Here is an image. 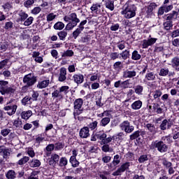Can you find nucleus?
<instances>
[{
    "instance_id": "52",
    "label": "nucleus",
    "mask_w": 179,
    "mask_h": 179,
    "mask_svg": "<svg viewBox=\"0 0 179 179\" xmlns=\"http://www.w3.org/2000/svg\"><path fill=\"white\" fill-rule=\"evenodd\" d=\"M167 124H169V120H167V119H164L159 125L161 131H166V129H167Z\"/></svg>"
},
{
    "instance_id": "12",
    "label": "nucleus",
    "mask_w": 179,
    "mask_h": 179,
    "mask_svg": "<svg viewBox=\"0 0 179 179\" xmlns=\"http://www.w3.org/2000/svg\"><path fill=\"white\" fill-rule=\"evenodd\" d=\"M173 8V4H171L169 6L162 5L158 9L157 16H163V15H164V12L167 13L170 12V10H172Z\"/></svg>"
},
{
    "instance_id": "56",
    "label": "nucleus",
    "mask_w": 179,
    "mask_h": 179,
    "mask_svg": "<svg viewBox=\"0 0 179 179\" xmlns=\"http://www.w3.org/2000/svg\"><path fill=\"white\" fill-rule=\"evenodd\" d=\"M29 101H31V97H29V96H24L21 100V103H22V106H27V104H29Z\"/></svg>"
},
{
    "instance_id": "35",
    "label": "nucleus",
    "mask_w": 179,
    "mask_h": 179,
    "mask_svg": "<svg viewBox=\"0 0 179 179\" xmlns=\"http://www.w3.org/2000/svg\"><path fill=\"white\" fill-rule=\"evenodd\" d=\"M105 6L109 10H114V1L113 0H106L105 1Z\"/></svg>"
},
{
    "instance_id": "42",
    "label": "nucleus",
    "mask_w": 179,
    "mask_h": 179,
    "mask_svg": "<svg viewBox=\"0 0 179 179\" xmlns=\"http://www.w3.org/2000/svg\"><path fill=\"white\" fill-rule=\"evenodd\" d=\"M110 121H111V119L110 117H103L101 119V120L99 122L100 127H107L108 124H110Z\"/></svg>"
},
{
    "instance_id": "18",
    "label": "nucleus",
    "mask_w": 179,
    "mask_h": 179,
    "mask_svg": "<svg viewBox=\"0 0 179 179\" xmlns=\"http://www.w3.org/2000/svg\"><path fill=\"white\" fill-rule=\"evenodd\" d=\"M73 79L74 80V83H77L78 85H81V83H83V82H85V76H83V75L80 73L74 74L73 76Z\"/></svg>"
},
{
    "instance_id": "41",
    "label": "nucleus",
    "mask_w": 179,
    "mask_h": 179,
    "mask_svg": "<svg viewBox=\"0 0 179 179\" xmlns=\"http://www.w3.org/2000/svg\"><path fill=\"white\" fill-rule=\"evenodd\" d=\"M33 115V112L31 110H27V112H22L21 113V118L22 120H27L28 118H30Z\"/></svg>"
},
{
    "instance_id": "53",
    "label": "nucleus",
    "mask_w": 179,
    "mask_h": 179,
    "mask_svg": "<svg viewBox=\"0 0 179 179\" xmlns=\"http://www.w3.org/2000/svg\"><path fill=\"white\" fill-rule=\"evenodd\" d=\"M145 79H147V80H155V79H156V76H155V73L149 72L146 73Z\"/></svg>"
},
{
    "instance_id": "17",
    "label": "nucleus",
    "mask_w": 179,
    "mask_h": 179,
    "mask_svg": "<svg viewBox=\"0 0 179 179\" xmlns=\"http://www.w3.org/2000/svg\"><path fill=\"white\" fill-rule=\"evenodd\" d=\"M58 80L59 82H65L66 80V68L62 67L60 69Z\"/></svg>"
},
{
    "instance_id": "27",
    "label": "nucleus",
    "mask_w": 179,
    "mask_h": 179,
    "mask_svg": "<svg viewBox=\"0 0 179 179\" xmlns=\"http://www.w3.org/2000/svg\"><path fill=\"white\" fill-rule=\"evenodd\" d=\"M70 22L76 25H78V23H80V20L78 18V15H76V13H71L70 14Z\"/></svg>"
},
{
    "instance_id": "33",
    "label": "nucleus",
    "mask_w": 179,
    "mask_h": 179,
    "mask_svg": "<svg viewBox=\"0 0 179 179\" xmlns=\"http://www.w3.org/2000/svg\"><path fill=\"white\" fill-rule=\"evenodd\" d=\"M146 128L152 135H156V134H157V131L156 130V127H155V124H152V123H148L146 124Z\"/></svg>"
},
{
    "instance_id": "26",
    "label": "nucleus",
    "mask_w": 179,
    "mask_h": 179,
    "mask_svg": "<svg viewBox=\"0 0 179 179\" xmlns=\"http://www.w3.org/2000/svg\"><path fill=\"white\" fill-rule=\"evenodd\" d=\"M57 36L61 41H65V40H66V37L68 36V31L63 29L57 32Z\"/></svg>"
},
{
    "instance_id": "47",
    "label": "nucleus",
    "mask_w": 179,
    "mask_h": 179,
    "mask_svg": "<svg viewBox=\"0 0 179 179\" xmlns=\"http://www.w3.org/2000/svg\"><path fill=\"white\" fill-rule=\"evenodd\" d=\"M170 73L169 68L165 67L160 69L159 72V76H167L169 73Z\"/></svg>"
},
{
    "instance_id": "45",
    "label": "nucleus",
    "mask_w": 179,
    "mask_h": 179,
    "mask_svg": "<svg viewBox=\"0 0 179 179\" xmlns=\"http://www.w3.org/2000/svg\"><path fill=\"white\" fill-rule=\"evenodd\" d=\"M162 165L166 169H170V167L173 166V163L167 160L166 158H163L162 159Z\"/></svg>"
},
{
    "instance_id": "49",
    "label": "nucleus",
    "mask_w": 179,
    "mask_h": 179,
    "mask_svg": "<svg viewBox=\"0 0 179 179\" xmlns=\"http://www.w3.org/2000/svg\"><path fill=\"white\" fill-rule=\"evenodd\" d=\"M76 156H78V150H72V156L70 157L69 163L72 164L73 162L76 160Z\"/></svg>"
},
{
    "instance_id": "7",
    "label": "nucleus",
    "mask_w": 179,
    "mask_h": 179,
    "mask_svg": "<svg viewBox=\"0 0 179 179\" xmlns=\"http://www.w3.org/2000/svg\"><path fill=\"white\" fill-rule=\"evenodd\" d=\"M129 167H131V163L129 162H126L123 163L115 172L112 173V176H121L122 173H125L127 170H129Z\"/></svg>"
},
{
    "instance_id": "63",
    "label": "nucleus",
    "mask_w": 179,
    "mask_h": 179,
    "mask_svg": "<svg viewBox=\"0 0 179 179\" xmlns=\"http://www.w3.org/2000/svg\"><path fill=\"white\" fill-rule=\"evenodd\" d=\"M10 129H3L1 130V135H2V136H8V135H9V134H10Z\"/></svg>"
},
{
    "instance_id": "16",
    "label": "nucleus",
    "mask_w": 179,
    "mask_h": 179,
    "mask_svg": "<svg viewBox=\"0 0 179 179\" xmlns=\"http://www.w3.org/2000/svg\"><path fill=\"white\" fill-rule=\"evenodd\" d=\"M122 76L124 79L135 78V76H136V71L135 70L131 71L129 69H127L123 72Z\"/></svg>"
},
{
    "instance_id": "5",
    "label": "nucleus",
    "mask_w": 179,
    "mask_h": 179,
    "mask_svg": "<svg viewBox=\"0 0 179 179\" xmlns=\"http://www.w3.org/2000/svg\"><path fill=\"white\" fill-rule=\"evenodd\" d=\"M22 82L27 85V87L29 86L31 87V86L37 83V76L33 73H29L23 77Z\"/></svg>"
},
{
    "instance_id": "19",
    "label": "nucleus",
    "mask_w": 179,
    "mask_h": 179,
    "mask_svg": "<svg viewBox=\"0 0 179 179\" xmlns=\"http://www.w3.org/2000/svg\"><path fill=\"white\" fill-rule=\"evenodd\" d=\"M97 139L101 141V145H103L106 138H107V134L104 130H100L99 131H96Z\"/></svg>"
},
{
    "instance_id": "13",
    "label": "nucleus",
    "mask_w": 179,
    "mask_h": 179,
    "mask_svg": "<svg viewBox=\"0 0 179 179\" xmlns=\"http://www.w3.org/2000/svg\"><path fill=\"white\" fill-rule=\"evenodd\" d=\"M60 157L58 154L54 153L51 155L50 159L48 160V164L51 167H55L59 163Z\"/></svg>"
},
{
    "instance_id": "20",
    "label": "nucleus",
    "mask_w": 179,
    "mask_h": 179,
    "mask_svg": "<svg viewBox=\"0 0 179 179\" xmlns=\"http://www.w3.org/2000/svg\"><path fill=\"white\" fill-rule=\"evenodd\" d=\"M55 150V145L52 143V144L48 145L45 147V148H44L43 150L47 157H50V156H51V153Z\"/></svg>"
},
{
    "instance_id": "23",
    "label": "nucleus",
    "mask_w": 179,
    "mask_h": 179,
    "mask_svg": "<svg viewBox=\"0 0 179 179\" xmlns=\"http://www.w3.org/2000/svg\"><path fill=\"white\" fill-rule=\"evenodd\" d=\"M142 106H143V102L141 100H137L131 103V108L132 110H141Z\"/></svg>"
},
{
    "instance_id": "58",
    "label": "nucleus",
    "mask_w": 179,
    "mask_h": 179,
    "mask_svg": "<svg viewBox=\"0 0 179 179\" xmlns=\"http://www.w3.org/2000/svg\"><path fill=\"white\" fill-rule=\"evenodd\" d=\"M110 59H113V61L118 59V58H121L120 53L117 52H111L110 54Z\"/></svg>"
},
{
    "instance_id": "50",
    "label": "nucleus",
    "mask_w": 179,
    "mask_h": 179,
    "mask_svg": "<svg viewBox=\"0 0 179 179\" xmlns=\"http://www.w3.org/2000/svg\"><path fill=\"white\" fill-rule=\"evenodd\" d=\"M164 28L165 30L169 31L171 30L173 27V21H166L164 22Z\"/></svg>"
},
{
    "instance_id": "48",
    "label": "nucleus",
    "mask_w": 179,
    "mask_h": 179,
    "mask_svg": "<svg viewBox=\"0 0 179 179\" xmlns=\"http://www.w3.org/2000/svg\"><path fill=\"white\" fill-rule=\"evenodd\" d=\"M55 150H62L65 148V143L58 142L54 144Z\"/></svg>"
},
{
    "instance_id": "64",
    "label": "nucleus",
    "mask_w": 179,
    "mask_h": 179,
    "mask_svg": "<svg viewBox=\"0 0 179 179\" xmlns=\"http://www.w3.org/2000/svg\"><path fill=\"white\" fill-rule=\"evenodd\" d=\"M171 37L172 38H176V37H179V29L173 30L171 34Z\"/></svg>"
},
{
    "instance_id": "31",
    "label": "nucleus",
    "mask_w": 179,
    "mask_h": 179,
    "mask_svg": "<svg viewBox=\"0 0 179 179\" xmlns=\"http://www.w3.org/2000/svg\"><path fill=\"white\" fill-rule=\"evenodd\" d=\"M57 164L59 167H66V166H68V158H66V157H62L60 159H59Z\"/></svg>"
},
{
    "instance_id": "29",
    "label": "nucleus",
    "mask_w": 179,
    "mask_h": 179,
    "mask_svg": "<svg viewBox=\"0 0 179 179\" xmlns=\"http://www.w3.org/2000/svg\"><path fill=\"white\" fill-rule=\"evenodd\" d=\"M48 85H50V80H44L38 83L36 87H38V89H45Z\"/></svg>"
},
{
    "instance_id": "28",
    "label": "nucleus",
    "mask_w": 179,
    "mask_h": 179,
    "mask_svg": "<svg viewBox=\"0 0 179 179\" xmlns=\"http://www.w3.org/2000/svg\"><path fill=\"white\" fill-rule=\"evenodd\" d=\"M43 142H45V137H44V133H41L36 136L35 143L40 145V143H43Z\"/></svg>"
},
{
    "instance_id": "43",
    "label": "nucleus",
    "mask_w": 179,
    "mask_h": 179,
    "mask_svg": "<svg viewBox=\"0 0 179 179\" xmlns=\"http://www.w3.org/2000/svg\"><path fill=\"white\" fill-rule=\"evenodd\" d=\"M141 136V131L137 130L134 132H133L130 136H129V139L130 141H135V139H138Z\"/></svg>"
},
{
    "instance_id": "9",
    "label": "nucleus",
    "mask_w": 179,
    "mask_h": 179,
    "mask_svg": "<svg viewBox=\"0 0 179 179\" xmlns=\"http://www.w3.org/2000/svg\"><path fill=\"white\" fill-rule=\"evenodd\" d=\"M120 129L122 131H124L126 134H132L134 132V130L135 129V127L131 126V123L128 120H124L120 124Z\"/></svg>"
},
{
    "instance_id": "1",
    "label": "nucleus",
    "mask_w": 179,
    "mask_h": 179,
    "mask_svg": "<svg viewBox=\"0 0 179 179\" xmlns=\"http://www.w3.org/2000/svg\"><path fill=\"white\" fill-rule=\"evenodd\" d=\"M170 145L171 143H173V138H171V136H164L162 137L161 141H155L152 142V145L154 146L155 149L159 153H166L167 150H169V146L167 145Z\"/></svg>"
},
{
    "instance_id": "8",
    "label": "nucleus",
    "mask_w": 179,
    "mask_h": 179,
    "mask_svg": "<svg viewBox=\"0 0 179 179\" xmlns=\"http://www.w3.org/2000/svg\"><path fill=\"white\" fill-rule=\"evenodd\" d=\"M121 159H122V157H121V155L117 154L113 157V160L107 164L108 169L110 170H116L117 167H118V164H120V163H121Z\"/></svg>"
},
{
    "instance_id": "6",
    "label": "nucleus",
    "mask_w": 179,
    "mask_h": 179,
    "mask_svg": "<svg viewBox=\"0 0 179 179\" xmlns=\"http://www.w3.org/2000/svg\"><path fill=\"white\" fill-rule=\"evenodd\" d=\"M13 101H15V99H11L8 102L6 103V106L3 108L4 111H7L6 114L10 116L15 115L16 113V110H17V105L12 104Z\"/></svg>"
},
{
    "instance_id": "25",
    "label": "nucleus",
    "mask_w": 179,
    "mask_h": 179,
    "mask_svg": "<svg viewBox=\"0 0 179 179\" xmlns=\"http://www.w3.org/2000/svg\"><path fill=\"white\" fill-rule=\"evenodd\" d=\"M101 8V5L100 3H96L92 4V6L90 8V10L92 12H94L96 13V15H100L101 13V10H100Z\"/></svg>"
},
{
    "instance_id": "14",
    "label": "nucleus",
    "mask_w": 179,
    "mask_h": 179,
    "mask_svg": "<svg viewBox=\"0 0 179 179\" xmlns=\"http://www.w3.org/2000/svg\"><path fill=\"white\" fill-rule=\"evenodd\" d=\"M90 130L89 129V127H87V126L81 128L80 129L79 132V136L81 138V139H86L90 136Z\"/></svg>"
},
{
    "instance_id": "44",
    "label": "nucleus",
    "mask_w": 179,
    "mask_h": 179,
    "mask_svg": "<svg viewBox=\"0 0 179 179\" xmlns=\"http://www.w3.org/2000/svg\"><path fill=\"white\" fill-rule=\"evenodd\" d=\"M6 177L8 179H15L16 178V172L13 170H9L6 174Z\"/></svg>"
},
{
    "instance_id": "46",
    "label": "nucleus",
    "mask_w": 179,
    "mask_h": 179,
    "mask_svg": "<svg viewBox=\"0 0 179 179\" xmlns=\"http://www.w3.org/2000/svg\"><path fill=\"white\" fill-rule=\"evenodd\" d=\"M74 52L72 50H67L62 53V58H66V57H73Z\"/></svg>"
},
{
    "instance_id": "62",
    "label": "nucleus",
    "mask_w": 179,
    "mask_h": 179,
    "mask_svg": "<svg viewBox=\"0 0 179 179\" xmlns=\"http://www.w3.org/2000/svg\"><path fill=\"white\" fill-rule=\"evenodd\" d=\"M8 42H3L0 43V50L1 51H3V52H5V51H6V50H8Z\"/></svg>"
},
{
    "instance_id": "36",
    "label": "nucleus",
    "mask_w": 179,
    "mask_h": 179,
    "mask_svg": "<svg viewBox=\"0 0 179 179\" xmlns=\"http://www.w3.org/2000/svg\"><path fill=\"white\" fill-rule=\"evenodd\" d=\"M29 160H30V157L27 156H24L22 158L17 162V166H24V164H26V163H27Z\"/></svg>"
},
{
    "instance_id": "51",
    "label": "nucleus",
    "mask_w": 179,
    "mask_h": 179,
    "mask_svg": "<svg viewBox=\"0 0 179 179\" xmlns=\"http://www.w3.org/2000/svg\"><path fill=\"white\" fill-rule=\"evenodd\" d=\"M78 25L76 24H74L73 22H69L65 27L64 30L69 31L70 30H72L74 29V27H76Z\"/></svg>"
},
{
    "instance_id": "57",
    "label": "nucleus",
    "mask_w": 179,
    "mask_h": 179,
    "mask_svg": "<svg viewBox=\"0 0 179 179\" xmlns=\"http://www.w3.org/2000/svg\"><path fill=\"white\" fill-rule=\"evenodd\" d=\"M82 29H80L79 28H77L72 34L73 37L74 38V40H76L78 37L82 33Z\"/></svg>"
},
{
    "instance_id": "10",
    "label": "nucleus",
    "mask_w": 179,
    "mask_h": 179,
    "mask_svg": "<svg viewBox=\"0 0 179 179\" xmlns=\"http://www.w3.org/2000/svg\"><path fill=\"white\" fill-rule=\"evenodd\" d=\"M157 8L156 3H150V5L145 8V15L146 17H152L154 15L153 10Z\"/></svg>"
},
{
    "instance_id": "22",
    "label": "nucleus",
    "mask_w": 179,
    "mask_h": 179,
    "mask_svg": "<svg viewBox=\"0 0 179 179\" xmlns=\"http://www.w3.org/2000/svg\"><path fill=\"white\" fill-rule=\"evenodd\" d=\"M120 58L124 61H127V59H129L131 58V51L128 49L123 50L120 53Z\"/></svg>"
},
{
    "instance_id": "54",
    "label": "nucleus",
    "mask_w": 179,
    "mask_h": 179,
    "mask_svg": "<svg viewBox=\"0 0 179 179\" xmlns=\"http://www.w3.org/2000/svg\"><path fill=\"white\" fill-rule=\"evenodd\" d=\"M129 87V80H126L124 81H121L120 89H128Z\"/></svg>"
},
{
    "instance_id": "55",
    "label": "nucleus",
    "mask_w": 179,
    "mask_h": 179,
    "mask_svg": "<svg viewBox=\"0 0 179 179\" xmlns=\"http://www.w3.org/2000/svg\"><path fill=\"white\" fill-rule=\"evenodd\" d=\"M149 160V157L148 155H142L138 157V163H145V162H148Z\"/></svg>"
},
{
    "instance_id": "4",
    "label": "nucleus",
    "mask_w": 179,
    "mask_h": 179,
    "mask_svg": "<svg viewBox=\"0 0 179 179\" xmlns=\"http://www.w3.org/2000/svg\"><path fill=\"white\" fill-rule=\"evenodd\" d=\"M83 111H85V108H83V99H76L73 102L74 115H78V114H83Z\"/></svg>"
},
{
    "instance_id": "38",
    "label": "nucleus",
    "mask_w": 179,
    "mask_h": 179,
    "mask_svg": "<svg viewBox=\"0 0 179 179\" xmlns=\"http://www.w3.org/2000/svg\"><path fill=\"white\" fill-rule=\"evenodd\" d=\"M98 125H99V122H97V120H95L92 122L89 123V124L87 126V127L90 131H94L95 129H97Z\"/></svg>"
},
{
    "instance_id": "15",
    "label": "nucleus",
    "mask_w": 179,
    "mask_h": 179,
    "mask_svg": "<svg viewBox=\"0 0 179 179\" xmlns=\"http://www.w3.org/2000/svg\"><path fill=\"white\" fill-rule=\"evenodd\" d=\"M18 17L16 19L17 23H20L22 22H24L27 17H29V15L26 13V12L23 11V10H20L18 13Z\"/></svg>"
},
{
    "instance_id": "11",
    "label": "nucleus",
    "mask_w": 179,
    "mask_h": 179,
    "mask_svg": "<svg viewBox=\"0 0 179 179\" xmlns=\"http://www.w3.org/2000/svg\"><path fill=\"white\" fill-rule=\"evenodd\" d=\"M15 92H16V89L12 87H1V90H0V93L1 94H2V96L8 94L9 97L13 96V94H15Z\"/></svg>"
},
{
    "instance_id": "2",
    "label": "nucleus",
    "mask_w": 179,
    "mask_h": 179,
    "mask_svg": "<svg viewBox=\"0 0 179 179\" xmlns=\"http://www.w3.org/2000/svg\"><path fill=\"white\" fill-rule=\"evenodd\" d=\"M138 8L130 1H127L123 6V10L121 11V15L124 16L125 19H132L136 16V10Z\"/></svg>"
},
{
    "instance_id": "24",
    "label": "nucleus",
    "mask_w": 179,
    "mask_h": 179,
    "mask_svg": "<svg viewBox=\"0 0 179 179\" xmlns=\"http://www.w3.org/2000/svg\"><path fill=\"white\" fill-rule=\"evenodd\" d=\"M171 64L172 65V68H174L176 72H179V57H175L171 59Z\"/></svg>"
},
{
    "instance_id": "40",
    "label": "nucleus",
    "mask_w": 179,
    "mask_h": 179,
    "mask_svg": "<svg viewBox=\"0 0 179 179\" xmlns=\"http://www.w3.org/2000/svg\"><path fill=\"white\" fill-rule=\"evenodd\" d=\"M29 166L33 169L36 167H40V166H41V162L38 159H34L29 162Z\"/></svg>"
},
{
    "instance_id": "37",
    "label": "nucleus",
    "mask_w": 179,
    "mask_h": 179,
    "mask_svg": "<svg viewBox=\"0 0 179 179\" xmlns=\"http://www.w3.org/2000/svg\"><path fill=\"white\" fill-rule=\"evenodd\" d=\"M152 110L157 114H163V108H160L159 103H154L152 106Z\"/></svg>"
},
{
    "instance_id": "61",
    "label": "nucleus",
    "mask_w": 179,
    "mask_h": 179,
    "mask_svg": "<svg viewBox=\"0 0 179 179\" xmlns=\"http://www.w3.org/2000/svg\"><path fill=\"white\" fill-rule=\"evenodd\" d=\"M162 94H163V92H162L160 90H157L153 92L152 96L154 99H159V97H160Z\"/></svg>"
},
{
    "instance_id": "34",
    "label": "nucleus",
    "mask_w": 179,
    "mask_h": 179,
    "mask_svg": "<svg viewBox=\"0 0 179 179\" xmlns=\"http://www.w3.org/2000/svg\"><path fill=\"white\" fill-rule=\"evenodd\" d=\"M64 28H65V24L59 21L56 22L53 26V29H55V30H59V31L62 30H64Z\"/></svg>"
},
{
    "instance_id": "39",
    "label": "nucleus",
    "mask_w": 179,
    "mask_h": 179,
    "mask_svg": "<svg viewBox=\"0 0 179 179\" xmlns=\"http://www.w3.org/2000/svg\"><path fill=\"white\" fill-rule=\"evenodd\" d=\"M177 15H178V12L176 10L172 11V13L166 15V20H168V22H173L175 16L177 17Z\"/></svg>"
},
{
    "instance_id": "21",
    "label": "nucleus",
    "mask_w": 179,
    "mask_h": 179,
    "mask_svg": "<svg viewBox=\"0 0 179 179\" xmlns=\"http://www.w3.org/2000/svg\"><path fill=\"white\" fill-rule=\"evenodd\" d=\"M0 155H3V159H8V156L10 155V152L5 145H0Z\"/></svg>"
},
{
    "instance_id": "60",
    "label": "nucleus",
    "mask_w": 179,
    "mask_h": 179,
    "mask_svg": "<svg viewBox=\"0 0 179 179\" xmlns=\"http://www.w3.org/2000/svg\"><path fill=\"white\" fill-rule=\"evenodd\" d=\"M33 20H34V18L33 17H29L24 20V26H30V24L33 23Z\"/></svg>"
},
{
    "instance_id": "30",
    "label": "nucleus",
    "mask_w": 179,
    "mask_h": 179,
    "mask_svg": "<svg viewBox=\"0 0 179 179\" xmlns=\"http://www.w3.org/2000/svg\"><path fill=\"white\" fill-rule=\"evenodd\" d=\"M134 93L138 94V96H142L143 94V86L141 85H138L134 87Z\"/></svg>"
},
{
    "instance_id": "32",
    "label": "nucleus",
    "mask_w": 179,
    "mask_h": 179,
    "mask_svg": "<svg viewBox=\"0 0 179 179\" xmlns=\"http://www.w3.org/2000/svg\"><path fill=\"white\" fill-rule=\"evenodd\" d=\"M142 58V55L139 54V52L138 50H135L131 52V59L133 61H139Z\"/></svg>"
},
{
    "instance_id": "59",
    "label": "nucleus",
    "mask_w": 179,
    "mask_h": 179,
    "mask_svg": "<svg viewBox=\"0 0 179 179\" xmlns=\"http://www.w3.org/2000/svg\"><path fill=\"white\" fill-rule=\"evenodd\" d=\"M13 22L12 21L6 22L3 27V29H5V30H10V29H13Z\"/></svg>"
},
{
    "instance_id": "3",
    "label": "nucleus",
    "mask_w": 179,
    "mask_h": 179,
    "mask_svg": "<svg viewBox=\"0 0 179 179\" xmlns=\"http://www.w3.org/2000/svg\"><path fill=\"white\" fill-rule=\"evenodd\" d=\"M69 93V86L63 85L59 87L58 90H55L52 93V97L53 100H56L57 101H61V100H64V97L66 96Z\"/></svg>"
}]
</instances>
